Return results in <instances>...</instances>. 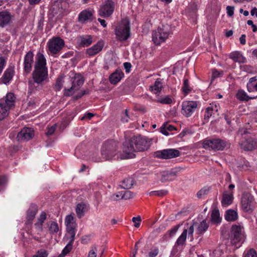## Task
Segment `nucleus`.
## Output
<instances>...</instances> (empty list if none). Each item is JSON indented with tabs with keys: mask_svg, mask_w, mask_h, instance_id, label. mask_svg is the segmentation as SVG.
I'll return each mask as SVG.
<instances>
[{
	"mask_svg": "<svg viewBox=\"0 0 257 257\" xmlns=\"http://www.w3.org/2000/svg\"><path fill=\"white\" fill-rule=\"evenodd\" d=\"M151 145V141L147 138L139 136H134L130 140H126L123 144L122 151L124 155L121 156V159L132 158L136 151L147 150Z\"/></svg>",
	"mask_w": 257,
	"mask_h": 257,
	"instance_id": "nucleus-1",
	"label": "nucleus"
},
{
	"mask_svg": "<svg viewBox=\"0 0 257 257\" xmlns=\"http://www.w3.org/2000/svg\"><path fill=\"white\" fill-rule=\"evenodd\" d=\"M46 60L43 54L38 53L36 57L34 70L32 73V79L36 82L42 83L48 77V70L46 67Z\"/></svg>",
	"mask_w": 257,
	"mask_h": 257,
	"instance_id": "nucleus-2",
	"label": "nucleus"
},
{
	"mask_svg": "<svg viewBox=\"0 0 257 257\" xmlns=\"http://www.w3.org/2000/svg\"><path fill=\"white\" fill-rule=\"evenodd\" d=\"M102 157L105 160H111L118 158V143L113 140L105 142L102 146Z\"/></svg>",
	"mask_w": 257,
	"mask_h": 257,
	"instance_id": "nucleus-3",
	"label": "nucleus"
},
{
	"mask_svg": "<svg viewBox=\"0 0 257 257\" xmlns=\"http://www.w3.org/2000/svg\"><path fill=\"white\" fill-rule=\"evenodd\" d=\"M130 23L128 19H124L116 26L114 33L116 39L120 42L127 40L130 37Z\"/></svg>",
	"mask_w": 257,
	"mask_h": 257,
	"instance_id": "nucleus-4",
	"label": "nucleus"
},
{
	"mask_svg": "<svg viewBox=\"0 0 257 257\" xmlns=\"http://www.w3.org/2000/svg\"><path fill=\"white\" fill-rule=\"evenodd\" d=\"M171 33V29L168 24L162 25L152 33V40L156 45H160L168 39Z\"/></svg>",
	"mask_w": 257,
	"mask_h": 257,
	"instance_id": "nucleus-5",
	"label": "nucleus"
},
{
	"mask_svg": "<svg viewBox=\"0 0 257 257\" xmlns=\"http://www.w3.org/2000/svg\"><path fill=\"white\" fill-rule=\"evenodd\" d=\"M229 238L236 248L239 247L244 241L243 228L240 225H233L229 233Z\"/></svg>",
	"mask_w": 257,
	"mask_h": 257,
	"instance_id": "nucleus-6",
	"label": "nucleus"
},
{
	"mask_svg": "<svg viewBox=\"0 0 257 257\" xmlns=\"http://www.w3.org/2000/svg\"><path fill=\"white\" fill-rule=\"evenodd\" d=\"M228 145L227 142L219 138L206 139L202 143L204 149L214 151H222L227 148Z\"/></svg>",
	"mask_w": 257,
	"mask_h": 257,
	"instance_id": "nucleus-7",
	"label": "nucleus"
},
{
	"mask_svg": "<svg viewBox=\"0 0 257 257\" xmlns=\"http://www.w3.org/2000/svg\"><path fill=\"white\" fill-rule=\"evenodd\" d=\"M115 4L112 0H106L100 6L99 15L104 18L111 16L115 9Z\"/></svg>",
	"mask_w": 257,
	"mask_h": 257,
	"instance_id": "nucleus-8",
	"label": "nucleus"
},
{
	"mask_svg": "<svg viewBox=\"0 0 257 257\" xmlns=\"http://www.w3.org/2000/svg\"><path fill=\"white\" fill-rule=\"evenodd\" d=\"M65 44L64 41L59 37L50 39L48 43L49 50L51 53L56 54L63 48Z\"/></svg>",
	"mask_w": 257,
	"mask_h": 257,
	"instance_id": "nucleus-9",
	"label": "nucleus"
},
{
	"mask_svg": "<svg viewBox=\"0 0 257 257\" xmlns=\"http://www.w3.org/2000/svg\"><path fill=\"white\" fill-rule=\"evenodd\" d=\"M73 79V80L71 88L65 89L64 94L66 96L72 95L75 91L78 90L84 83V80L83 77L80 74H75Z\"/></svg>",
	"mask_w": 257,
	"mask_h": 257,
	"instance_id": "nucleus-10",
	"label": "nucleus"
},
{
	"mask_svg": "<svg viewBox=\"0 0 257 257\" xmlns=\"http://www.w3.org/2000/svg\"><path fill=\"white\" fill-rule=\"evenodd\" d=\"M197 224V222H193L191 225L188 229H184L182 234L177 239L175 242V245L180 246L185 244L187 238V232L188 233V238H190L191 240L193 239V232L194 230V226Z\"/></svg>",
	"mask_w": 257,
	"mask_h": 257,
	"instance_id": "nucleus-11",
	"label": "nucleus"
},
{
	"mask_svg": "<svg viewBox=\"0 0 257 257\" xmlns=\"http://www.w3.org/2000/svg\"><path fill=\"white\" fill-rule=\"evenodd\" d=\"M155 155L158 158L169 159L179 157L180 152L176 149H169L158 151L156 152Z\"/></svg>",
	"mask_w": 257,
	"mask_h": 257,
	"instance_id": "nucleus-12",
	"label": "nucleus"
},
{
	"mask_svg": "<svg viewBox=\"0 0 257 257\" xmlns=\"http://www.w3.org/2000/svg\"><path fill=\"white\" fill-rule=\"evenodd\" d=\"M197 107L196 101H186L182 103V113L186 117L190 116Z\"/></svg>",
	"mask_w": 257,
	"mask_h": 257,
	"instance_id": "nucleus-13",
	"label": "nucleus"
},
{
	"mask_svg": "<svg viewBox=\"0 0 257 257\" xmlns=\"http://www.w3.org/2000/svg\"><path fill=\"white\" fill-rule=\"evenodd\" d=\"M253 197L249 194H245L241 198V207L246 212L251 213L253 210Z\"/></svg>",
	"mask_w": 257,
	"mask_h": 257,
	"instance_id": "nucleus-14",
	"label": "nucleus"
},
{
	"mask_svg": "<svg viewBox=\"0 0 257 257\" xmlns=\"http://www.w3.org/2000/svg\"><path fill=\"white\" fill-rule=\"evenodd\" d=\"M181 168H175L171 171H165L161 173V181L165 182L174 180L178 174L181 171Z\"/></svg>",
	"mask_w": 257,
	"mask_h": 257,
	"instance_id": "nucleus-15",
	"label": "nucleus"
},
{
	"mask_svg": "<svg viewBox=\"0 0 257 257\" xmlns=\"http://www.w3.org/2000/svg\"><path fill=\"white\" fill-rule=\"evenodd\" d=\"M34 136V130L31 128L24 127L17 135L18 141H28Z\"/></svg>",
	"mask_w": 257,
	"mask_h": 257,
	"instance_id": "nucleus-16",
	"label": "nucleus"
},
{
	"mask_svg": "<svg viewBox=\"0 0 257 257\" xmlns=\"http://www.w3.org/2000/svg\"><path fill=\"white\" fill-rule=\"evenodd\" d=\"M240 146L244 151H252L257 148V140L254 138H247L240 143Z\"/></svg>",
	"mask_w": 257,
	"mask_h": 257,
	"instance_id": "nucleus-17",
	"label": "nucleus"
},
{
	"mask_svg": "<svg viewBox=\"0 0 257 257\" xmlns=\"http://www.w3.org/2000/svg\"><path fill=\"white\" fill-rule=\"evenodd\" d=\"M33 62L34 54L32 51H29L24 58V69L26 73H29L31 71Z\"/></svg>",
	"mask_w": 257,
	"mask_h": 257,
	"instance_id": "nucleus-18",
	"label": "nucleus"
},
{
	"mask_svg": "<svg viewBox=\"0 0 257 257\" xmlns=\"http://www.w3.org/2000/svg\"><path fill=\"white\" fill-rule=\"evenodd\" d=\"M38 212V206L35 204H31L27 211L26 222L27 224H32L33 219Z\"/></svg>",
	"mask_w": 257,
	"mask_h": 257,
	"instance_id": "nucleus-19",
	"label": "nucleus"
},
{
	"mask_svg": "<svg viewBox=\"0 0 257 257\" xmlns=\"http://www.w3.org/2000/svg\"><path fill=\"white\" fill-rule=\"evenodd\" d=\"M104 44L103 42L99 41L86 50V55L88 57L93 56L99 53L102 49Z\"/></svg>",
	"mask_w": 257,
	"mask_h": 257,
	"instance_id": "nucleus-20",
	"label": "nucleus"
},
{
	"mask_svg": "<svg viewBox=\"0 0 257 257\" xmlns=\"http://www.w3.org/2000/svg\"><path fill=\"white\" fill-rule=\"evenodd\" d=\"M77 41L80 46L88 47L92 43L93 38L91 35H82L77 38Z\"/></svg>",
	"mask_w": 257,
	"mask_h": 257,
	"instance_id": "nucleus-21",
	"label": "nucleus"
},
{
	"mask_svg": "<svg viewBox=\"0 0 257 257\" xmlns=\"http://www.w3.org/2000/svg\"><path fill=\"white\" fill-rule=\"evenodd\" d=\"M15 71L13 67H9L4 72L1 78L2 82L4 84H8L12 79Z\"/></svg>",
	"mask_w": 257,
	"mask_h": 257,
	"instance_id": "nucleus-22",
	"label": "nucleus"
},
{
	"mask_svg": "<svg viewBox=\"0 0 257 257\" xmlns=\"http://www.w3.org/2000/svg\"><path fill=\"white\" fill-rule=\"evenodd\" d=\"M11 20V16L9 12L6 11L0 12V27H4L8 25Z\"/></svg>",
	"mask_w": 257,
	"mask_h": 257,
	"instance_id": "nucleus-23",
	"label": "nucleus"
},
{
	"mask_svg": "<svg viewBox=\"0 0 257 257\" xmlns=\"http://www.w3.org/2000/svg\"><path fill=\"white\" fill-rule=\"evenodd\" d=\"M92 12L85 10L80 13L79 15L78 20L80 22L84 23L88 21H92Z\"/></svg>",
	"mask_w": 257,
	"mask_h": 257,
	"instance_id": "nucleus-24",
	"label": "nucleus"
},
{
	"mask_svg": "<svg viewBox=\"0 0 257 257\" xmlns=\"http://www.w3.org/2000/svg\"><path fill=\"white\" fill-rule=\"evenodd\" d=\"M42 83L36 82L33 79H29L28 81V94H30L39 90L41 88Z\"/></svg>",
	"mask_w": 257,
	"mask_h": 257,
	"instance_id": "nucleus-25",
	"label": "nucleus"
},
{
	"mask_svg": "<svg viewBox=\"0 0 257 257\" xmlns=\"http://www.w3.org/2000/svg\"><path fill=\"white\" fill-rule=\"evenodd\" d=\"M123 77V73L120 70H116L109 76V81L111 84H116Z\"/></svg>",
	"mask_w": 257,
	"mask_h": 257,
	"instance_id": "nucleus-26",
	"label": "nucleus"
},
{
	"mask_svg": "<svg viewBox=\"0 0 257 257\" xmlns=\"http://www.w3.org/2000/svg\"><path fill=\"white\" fill-rule=\"evenodd\" d=\"M233 200V194L230 193V194L224 192L222 195V199L221 200V204L223 206L226 207L232 204Z\"/></svg>",
	"mask_w": 257,
	"mask_h": 257,
	"instance_id": "nucleus-27",
	"label": "nucleus"
},
{
	"mask_svg": "<svg viewBox=\"0 0 257 257\" xmlns=\"http://www.w3.org/2000/svg\"><path fill=\"white\" fill-rule=\"evenodd\" d=\"M229 58L234 62L239 63H243L245 61V57L240 52L237 51L231 53L229 55Z\"/></svg>",
	"mask_w": 257,
	"mask_h": 257,
	"instance_id": "nucleus-28",
	"label": "nucleus"
},
{
	"mask_svg": "<svg viewBox=\"0 0 257 257\" xmlns=\"http://www.w3.org/2000/svg\"><path fill=\"white\" fill-rule=\"evenodd\" d=\"M87 206L84 203H78L76 207L75 211L77 216L81 218L84 216L85 212L87 211Z\"/></svg>",
	"mask_w": 257,
	"mask_h": 257,
	"instance_id": "nucleus-29",
	"label": "nucleus"
},
{
	"mask_svg": "<svg viewBox=\"0 0 257 257\" xmlns=\"http://www.w3.org/2000/svg\"><path fill=\"white\" fill-rule=\"evenodd\" d=\"M16 97L13 93H8L6 96L5 103L6 107L10 109L14 106L15 103Z\"/></svg>",
	"mask_w": 257,
	"mask_h": 257,
	"instance_id": "nucleus-30",
	"label": "nucleus"
},
{
	"mask_svg": "<svg viewBox=\"0 0 257 257\" xmlns=\"http://www.w3.org/2000/svg\"><path fill=\"white\" fill-rule=\"evenodd\" d=\"M224 217L228 221H234L238 218V214L236 211L229 209L226 211Z\"/></svg>",
	"mask_w": 257,
	"mask_h": 257,
	"instance_id": "nucleus-31",
	"label": "nucleus"
},
{
	"mask_svg": "<svg viewBox=\"0 0 257 257\" xmlns=\"http://www.w3.org/2000/svg\"><path fill=\"white\" fill-rule=\"evenodd\" d=\"M66 229L70 238H75L77 225L75 222L66 224Z\"/></svg>",
	"mask_w": 257,
	"mask_h": 257,
	"instance_id": "nucleus-32",
	"label": "nucleus"
},
{
	"mask_svg": "<svg viewBox=\"0 0 257 257\" xmlns=\"http://www.w3.org/2000/svg\"><path fill=\"white\" fill-rule=\"evenodd\" d=\"M134 183V180L133 178L131 177L126 178L121 182L120 186L124 189H129L133 186Z\"/></svg>",
	"mask_w": 257,
	"mask_h": 257,
	"instance_id": "nucleus-33",
	"label": "nucleus"
},
{
	"mask_svg": "<svg viewBox=\"0 0 257 257\" xmlns=\"http://www.w3.org/2000/svg\"><path fill=\"white\" fill-rule=\"evenodd\" d=\"M162 88V83L161 82V80L159 78L156 79L154 85L150 86V89L152 91H154L155 94L160 93Z\"/></svg>",
	"mask_w": 257,
	"mask_h": 257,
	"instance_id": "nucleus-34",
	"label": "nucleus"
},
{
	"mask_svg": "<svg viewBox=\"0 0 257 257\" xmlns=\"http://www.w3.org/2000/svg\"><path fill=\"white\" fill-rule=\"evenodd\" d=\"M211 221L214 223H219L221 222V218L220 217L219 211L218 209H213L211 215Z\"/></svg>",
	"mask_w": 257,
	"mask_h": 257,
	"instance_id": "nucleus-35",
	"label": "nucleus"
},
{
	"mask_svg": "<svg viewBox=\"0 0 257 257\" xmlns=\"http://www.w3.org/2000/svg\"><path fill=\"white\" fill-rule=\"evenodd\" d=\"M208 225L206 223L205 220H203L202 222L200 223L198 225L197 229L196 232L197 234H201L205 232L208 228Z\"/></svg>",
	"mask_w": 257,
	"mask_h": 257,
	"instance_id": "nucleus-36",
	"label": "nucleus"
},
{
	"mask_svg": "<svg viewBox=\"0 0 257 257\" xmlns=\"http://www.w3.org/2000/svg\"><path fill=\"white\" fill-rule=\"evenodd\" d=\"M9 109L3 103H0V120L4 119L9 114Z\"/></svg>",
	"mask_w": 257,
	"mask_h": 257,
	"instance_id": "nucleus-37",
	"label": "nucleus"
},
{
	"mask_svg": "<svg viewBox=\"0 0 257 257\" xmlns=\"http://www.w3.org/2000/svg\"><path fill=\"white\" fill-rule=\"evenodd\" d=\"M237 98L240 100L242 101H248L249 99L252 98L249 97L247 94L242 90H239L236 94Z\"/></svg>",
	"mask_w": 257,
	"mask_h": 257,
	"instance_id": "nucleus-38",
	"label": "nucleus"
},
{
	"mask_svg": "<svg viewBox=\"0 0 257 257\" xmlns=\"http://www.w3.org/2000/svg\"><path fill=\"white\" fill-rule=\"evenodd\" d=\"M70 240L68 243L66 245V246L64 247L63 250H62V253L64 255H66L68 253H69L72 248V245L73 243V241L75 239V238H70Z\"/></svg>",
	"mask_w": 257,
	"mask_h": 257,
	"instance_id": "nucleus-39",
	"label": "nucleus"
},
{
	"mask_svg": "<svg viewBox=\"0 0 257 257\" xmlns=\"http://www.w3.org/2000/svg\"><path fill=\"white\" fill-rule=\"evenodd\" d=\"M63 78H64V77L62 75L59 76L57 78V79L56 80V84H55V87H54L55 90L59 91L62 88L63 84Z\"/></svg>",
	"mask_w": 257,
	"mask_h": 257,
	"instance_id": "nucleus-40",
	"label": "nucleus"
},
{
	"mask_svg": "<svg viewBox=\"0 0 257 257\" xmlns=\"http://www.w3.org/2000/svg\"><path fill=\"white\" fill-rule=\"evenodd\" d=\"M191 90V87L189 85V81L187 79L184 80L183 85L182 87V91L185 95L188 94Z\"/></svg>",
	"mask_w": 257,
	"mask_h": 257,
	"instance_id": "nucleus-41",
	"label": "nucleus"
},
{
	"mask_svg": "<svg viewBox=\"0 0 257 257\" xmlns=\"http://www.w3.org/2000/svg\"><path fill=\"white\" fill-rule=\"evenodd\" d=\"M168 193V191L166 190H161L158 191H153L149 193L150 196H158L160 197L164 196Z\"/></svg>",
	"mask_w": 257,
	"mask_h": 257,
	"instance_id": "nucleus-42",
	"label": "nucleus"
},
{
	"mask_svg": "<svg viewBox=\"0 0 257 257\" xmlns=\"http://www.w3.org/2000/svg\"><path fill=\"white\" fill-rule=\"evenodd\" d=\"M210 190V187H204L203 188L200 189L197 193V196L198 198H200L203 195H206L208 193Z\"/></svg>",
	"mask_w": 257,
	"mask_h": 257,
	"instance_id": "nucleus-43",
	"label": "nucleus"
},
{
	"mask_svg": "<svg viewBox=\"0 0 257 257\" xmlns=\"http://www.w3.org/2000/svg\"><path fill=\"white\" fill-rule=\"evenodd\" d=\"M49 231L51 233H57L59 231L58 224L56 222L52 221L49 227Z\"/></svg>",
	"mask_w": 257,
	"mask_h": 257,
	"instance_id": "nucleus-44",
	"label": "nucleus"
},
{
	"mask_svg": "<svg viewBox=\"0 0 257 257\" xmlns=\"http://www.w3.org/2000/svg\"><path fill=\"white\" fill-rule=\"evenodd\" d=\"M213 109L212 107H210L209 106H208L206 109V112H205V114L204 115V119L206 121H208L209 120V118H210V117L213 114Z\"/></svg>",
	"mask_w": 257,
	"mask_h": 257,
	"instance_id": "nucleus-45",
	"label": "nucleus"
},
{
	"mask_svg": "<svg viewBox=\"0 0 257 257\" xmlns=\"http://www.w3.org/2000/svg\"><path fill=\"white\" fill-rule=\"evenodd\" d=\"M158 101L162 104H170L172 103V100L169 96L160 98Z\"/></svg>",
	"mask_w": 257,
	"mask_h": 257,
	"instance_id": "nucleus-46",
	"label": "nucleus"
},
{
	"mask_svg": "<svg viewBox=\"0 0 257 257\" xmlns=\"http://www.w3.org/2000/svg\"><path fill=\"white\" fill-rule=\"evenodd\" d=\"M48 253L45 249H42L38 250L36 254L33 255V257H47Z\"/></svg>",
	"mask_w": 257,
	"mask_h": 257,
	"instance_id": "nucleus-47",
	"label": "nucleus"
},
{
	"mask_svg": "<svg viewBox=\"0 0 257 257\" xmlns=\"http://www.w3.org/2000/svg\"><path fill=\"white\" fill-rule=\"evenodd\" d=\"M56 128V124H54V125L49 126H48L47 127V131L46 132V135L47 136H51L55 132Z\"/></svg>",
	"mask_w": 257,
	"mask_h": 257,
	"instance_id": "nucleus-48",
	"label": "nucleus"
},
{
	"mask_svg": "<svg viewBox=\"0 0 257 257\" xmlns=\"http://www.w3.org/2000/svg\"><path fill=\"white\" fill-rule=\"evenodd\" d=\"M122 198L123 199L127 200L133 197V194L130 191H122Z\"/></svg>",
	"mask_w": 257,
	"mask_h": 257,
	"instance_id": "nucleus-49",
	"label": "nucleus"
},
{
	"mask_svg": "<svg viewBox=\"0 0 257 257\" xmlns=\"http://www.w3.org/2000/svg\"><path fill=\"white\" fill-rule=\"evenodd\" d=\"M97 248L96 246H93L89 251L88 257H97Z\"/></svg>",
	"mask_w": 257,
	"mask_h": 257,
	"instance_id": "nucleus-50",
	"label": "nucleus"
},
{
	"mask_svg": "<svg viewBox=\"0 0 257 257\" xmlns=\"http://www.w3.org/2000/svg\"><path fill=\"white\" fill-rule=\"evenodd\" d=\"M222 74V71H219L215 69H213L212 70V79H214L218 77H221Z\"/></svg>",
	"mask_w": 257,
	"mask_h": 257,
	"instance_id": "nucleus-51",
	"label": "nucleus"
},
{
	"mask_svg": "<svg viewBox=\"0 0 257 257\" xmlns=\"http://www.w3.org/2000/svg\"><path fill=\"white\" fill-rule=\"evenodd\" d=\"M122 191H121L116 194H112L110 197L111 199L114 201L123 199L122 198Z\"/></svg>",
	"mask_w": 257,
	"mask_h": 257,
	"instance_id": "nucleus-52",
	"label": "nucleus"
},
{
	"mask_svg": "<svg viewBox=\"0 0 257 257\" xmlns=\"http://www.w3.org/2000/svg\"><path fill=\"white\" fill-rule=\"evenodd\" d=\"M132 221L134 223V226L138 228L140 226L142 219L141 217L140 216H138L137 217H134L132 218Z\"/></svg>",
	"mask_w": 257,
	"mask_h": 257,
	"instance_id": "nucleus-53",
	"label": "nucleus"
},
{
	"mask_svg": "<svg viewBox=\"0 0 257 257\" xmlns=\"http://www.w3.org/2000/svg\"><path fill=\"white\" fill-rule=\"evenodd\" d=\"M244 257H257V254L255 250L250 249L244 255Z\"/></svg>",
	"mask_w": 257,
	"mask_h": 257,
	"instance_id": "nucleus-54",
	"label": "nucleus"
},
{
	"mask_svg": "<svg viewBox=\"0 0 257 257\" xmlns=\"http://www.w3.org/2000/svg\"><path fill=\"white\" fill-rule=\"evenodd\" d=\"M183 224L182 223L181 224H178L175 226H174L170 230V235L171 236L174 235L178 231V229L180 227L181 225Z\"/></svg>",
	"mask_w": 257,
	"mask_h": 257,
	"instance_id": "nucleus-55",
	"label": "nucleus"
},
{
	"mask_svg": "<svg viewBox=\"0 0 257 257\" xmlns=\"http://www.w3.org/2000/svg\"><path fill=\"white\" fill-rule=\"evenodd\" d=\"M234 7L232 6H227L226 7V11L227 15L229 17H232L234 14Z\"/></svg>",
	"mask_w": 257,
	"mask_h": 257,
	"instance_id": "nucleus-56",
	"label": "nucleus"
},
{
	"mask_svg": "<svg viewBox=\"0 0 257 257\" xmlns=\"http://www.w3.org/2000/svg\"><path fill=\"white\" fill-rule=\"evenodd\" d=\"M73 222H74V217L71 214L66 216L65 220L66 225L69 223H71Z\"/></svg>",
	"mask_w": 257,
	"mask_h": 257,
	"instance_id": "nucleus-57",
	"label": "nucleus"
},
{
	"mask_svg": "<svg viewBox=\"0 0 257 257\" xmlns=\"http://www.w3.org/2000/svg\"><path fill=\"white\" fill-rule=\"evenodd\" d=\"M46 219V214L45 212H42L39 217L38 218V222L43 224L44 221Z\"/></svg>",
	"mask_w": 257,
	"mask_h": 257,
	"instance_id": "nucleus-58",
	"label": "nucleus"
},
{
	"mask_svg": "<svg viewBox=\"0 0 257 257\" xmlns=\"http://www.w3.org/2000/svg\"><path fill=\"white\" fill-rule=\"evenodd\" d=\"M159 253L158 248H155L153 250H151L148 254L149 257H155Z\"/></svg>",
	"mask_w": 257,
	"mask_h": 257,
	"instance_id": "nucleus-59",
	"label": "nucleus"
},
{
	"mask_svg": "<svg viewBox=\"0 0 257 257\" xmlns=\"http://www.w3.org/2000/svg\"><path fill=\"white\" fill-rule=\"evenodd\" d=\"M6 61L4 57H0V74H1L4 68V66L6 64Z\"/></svg>",
	"mask_w": 257,
	"mask_h": 257,
	"instance_id": "nucleus-60",
	"label": "nucleus"
},
{
	"mask_svg": "<svg viewBox=\"0 0 257 257\" xmlns=\"http://www.w3.org/2000/svg\"><path fill=\"white\" fill-rule=\"evenodd\" d=\"M8 180L6 176H0V186H5L7 183Z\"/></svg>",
	"mask_w": 257,
	"mask_h": 257,
	"instance_id": "nucleus-61",
	"label": "nucleus"
},
{
	"mask_svg": "<svg viewBox=\"0 0 257 257\" xmlns=\"http://www.w3.org/2000/svg\"><path fill=\"white\" fill-rule=\"evenodd\" d=\"M124 67L125 69V72L126 73H129L130 72V69L132 67V65L129 62H125L123 63Z\"/></svg>",
	"mask_w": 257,
	"mask_h": 257,
	"instance_id": "nucleus-62",
	"label": "nucleus"
},
{
	"mask_svg": "<svg viewBox=\"0 0 257 257\" xmlns=\"http://www.w3.org/2000/svg\"><path fill=\"white\" fill-rule=\"evenodd\" d=\"M247 25L251 26V27L252 28V31L253 32H256L257 31V27L254 24H253L252 21L248 20L247 21Z\"/></svg>",
	"mask_w": 257,
	"mask_h": 257,
	"instance_id": "nucleus-63",
	"label": "nucleus"
},
{
	"mask_svg": "<svg viewBox=\"0 0 257 257\" xmlns=\"http://www.w3.org/2000/svg\"><path fill=\"white\" fill-rule=\"evenodd\" d=\"M36 229L39 232L43 231V224L39 222H37L35 224Z\"/></svg>",
	"mask_w": 257,
	"mask_h": 257,
	"instance_id": "nucleus-64",
	"label": "nucleus"
}]
</instances>
